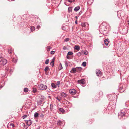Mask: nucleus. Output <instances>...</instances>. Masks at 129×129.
Wrapping results in <instances>:
<instances>
[{"label": "nucleus", "mask_w": 129, "mask_h": 129, "mask_svg": "<svg viewBox=\"0 0 129 129\" xmlns=\"http://www.w3.org/2000/svg\"><path fill=\"white\" fill-rule=\"evenodd\" d=\"M62 68H63V67H62L61 63H60V65H59V68H58V69L59 70H61L62 69Z\"/></svg>", "instance_id": "24"}, {"label": "nucleus", "mask_w": 129, "mask_h": 129, "mask_svg": "<svg viewBox=\"0 0 129 129\" xmlns=\"http://www.w3.org/2000/svg\"><path fill=\"white\" fill-rule=\"evenodd\" d=\"M60 82V81H57V84L56 85L54 83H52L51 84V86L53 89H54L56 87V86L58 87H59Z\"/></svg>", "instance_id": "5"}, {"label": "nucleus", "mask_w": 129, "mask_h": 129, "mask_svg": "<svg viewBox=\"0 0 129 129\" xmlns=\"http://www.w3.org/2000/svg\"><path fill=\"white\" fill-rule=\"evenodd\" d=\"M70 72L71 73H75L76 72V68H73L70 71Z\"/></svg>", "instance_id": "12"}, {"label": "nucleus", "mask_w": 129, "mask_h": 129, "mask_svg": "<svg viewBox=\"0 0 129 129\" xmlns=\"http://www.w3.org/2000/svg\"><path fill=\"white\" fill-rule=\"evenodd\" d=\"M54 61H55V58L54 57L52 59L51 61V62L50 64V65L52 66V67H53L54 66Z\"/></svg>", "instance_id": "13"}, {"label": "nucleus", "mask_w": 129, "mask_h": 129, "mask_svg": "<svg viewBox=\"0 0 129 129\" xmlns=\"http://www.w3.org/2000/svg\"><path fill=\"white\" fill-rule=\"evenodd\" d=\"M75 23L76 24H77V21L76 20L75 21Z\"/></svg>", "instance_id": "52"}, {"label": "nucleus", "mask_w": 129, "mask_h": 129, "mask_svg": "<svg viewBox=\"0 0 129 129\" xmlns=\"http://www.w3.org/2000/svg\"><path fill=\"white\" fill-rule=\"evenodd\" d=\"M120 12H118V14H117V15H118V17H119V13H120Z\"/></svg>", "instance_id": "50"}, {"label": "nucleus", "mask_w": 129, "mask_h": 129, "mask_svg": "<svg viewBox=\"0 0 129 129\" xmlns=\"http://www.w3.org/2000/svg\"><path fill=\"white\" fill-rule=\"evenodd\" d=\"M38 88L40 90H44L47 88V87L46 85L41 84L39 85Z\"/></svg>", "instance_id": "2"}, {"label": "nucleus", "mask_w": 129, "mask_h": 129, "mask_svg": "<svg viewBox=\"0 0 129 129\" xmlns=\"http://www.w3.org/2000/svg\"><path fill=\"white\" fill-rule=\"evenodd\" d=\"M75 18L76 19H77L78 18V17L77 16H76L75 17Z\"/></svg>", "instance_id": "51"}, {"label": "nucleus", "mask_w": 129, "mask_h": 129, "mask_svg": "<svg viewBox=\"0 0 129 129\" xmlns=\"http://www.w3.org/2000/svg\"><path fill=\"white\" fill-rule=\"evenodd\" d=\"M9 70H10V69H9V67H7L6 68V70L7 71H9Z\"/></svg>", "instance_id": "43"}, {"label": "nucleus", "mask_w": 129, "mask_h": 129, "mask_svg": "<svg viewBox=\"0 0 129 129\" xmlns=\"http://www.w3.org/2000/svg\"><path fill=\"white\" fill-rule=\"evenodd\" d=\"M49 60L48 59L46 60L45 62V64H48L49 63Z\"/></svg>", "instance_id": "32"}, {"label": "nucleus", "mask_w": 129, "mask_h": 129, "mask_svg": "<svg viewBox=\"0 0 129 129\" xmlns=\"http://www.w3.org/2000/svg\"><path fill=\"white\" fill-rule=\"evenodd\" d=\"M40 27V26L39 25H38V26H37L36 28H37V29H39Z\"/></svg>", "instance_id": "45"}, {"label": "nucleus", "mask_w": 129, "mask_h": 129, "mask_svg": "<svg viewBox=\"0 0 129 129\" xmlns=\"http://www.w3.org/2000/svg\"><path fill=\"white\" fill-rule=\"evenodd\" d=\"M53 109V104H51L50 105V110L52 111Z\"/></svg>", "instance_id": "26"}, {"label": "nucleus", "mask_w": 129, "mask_h": 129, "mask_svg": "<svg viewBox=\"0 0 129 129\" xmlns=\"http://www.w3.org/2000/svg\"><path fill=\"white\" fill-rule=\"evenodd\" d=\"M69 40V39L68 38H66L65 39L64 41L67 42Z\"/></svg>", "instance_id": "37"}, {"label": "nucleus", "mask_w": 129, "mask_h": 129, "mask_svg": "<svg viewBox=\"0 0 129 129\" xmlns=\"http://www.w3.org/2000/svg\"><path fill=\"white\" fill-rule=\"evenodd\" d=\"M62 123L60 120H59L57 121V124L59 126H61Z\"/></svg>", "instance_id": "19"}, {"label": "nucleus", "mask_w": 129, "mask_h": 129, "mask_svg": "<svg viewBox=\"0 0 129 129\" xmlns=\"http://www.w3.org/2000/svg\"><path fill=\"white\" fill-rule=\"evenodd\" d=\"M22 126H25V124L24 123H22Z\"/></svg>", "instance_id": "47"}, {"label": "nucleus", "mask_w": 129, "mask_h": 129, "mask_svg": "<svg viewBox=\"0 0 129 129\" xmlns=\"http://www.w3.org/2000/svg\"><path fill=\"white\" fill-rule=\"evenodd\" d=\"M49 68L48 67V66H46L44 69V71L45 72H47L48 71V70H49Z\"/></svg>", "instance_id": "23"}, {"label": "nucleus", "mask_w": 129, "mask_h": 129, "mask_svg": "<svg viewBox=\"0 0 129 129\" xmlns=\"http://www.w3.org/2000/svg\"><path fill=\"white\" fill-rule=\"evenodd\" d=\"M73 54V53L70 51L68 53L67 55H71Z\"/></svg>", "instance_id": "30"}, {"label": "nucleus", "mask_w": 129, "mask_h": 129, "mask_svg": "<svg viewBox=\"0 0 129 129\" xmlns=\"http://www.w3.org/2000/svg\"><path fill=\"white\" fill-rule=\"evenodd\" d=\"M77 82L80 84H85V80L83 79L78 80Z\"/></svg>", "instance_id": "8"}, {"label": "nucleus", "mask_w": 129, "mask_h": 129, "mask_svg": "<svg viewBox=\"0 0 129 129\" xmlns=\"http://www.w3.org/2000/svg\"><path fill=\"white\" fill-rule=\"evenodd\" d=\"M51 48V47L50 46H49L47 48V51H49L50 50V49Z\"/></svg>", "instance_id": "36"}, {"label": "nucleus", "mask_w": 129, "mask_h": 129, "mask_svg": "<svg viewBox=\"0 0 129 129\" xmlns=\"http://www.w3.org/2000/svg\"><path fill=\"white\" fill-rule=\"evenodd\" d=\"M82 65L84 67H85L86 65V62H84L82 63Z\"/></svg>", "instance_id": "31"}, {"label": "nucleus", "mask_w": 129, "mask_h": 129, "mask_svg": "<svg viewBox=\"0 0 129 129\" xmlns=\"http://www.w3.org/2000/svg\"><path fill=\"white\" fill-rule=\"evenodd\" d=\"M10 125L11 126H12L13 128H14L15 127L14 124L13 123H10Z\"/></svg>", "instance_id": "34"}, {"label": "nucleus", "mask_w": 129, "mask_h": 129, "mask_svg": "<svg viewBox=\"0 0 129 129\" xmlns=\"http://www.w3.org/2000/svg\"><path fill=\"white\" fill-rule=\"evenodd\" d=\"M58 109L59 111H60V112L62 113L64 112H65V110H64V109L62 108H59Z\"/></svg>", "instance_id": "21"}, {"label": "nucleus", "mask_w": 129, "mask_h": 129, "mask_svg": "<svg viewBox=\"0 0 129 129\" xmlns=\"http://www.w3.org/2000/svg\"><path fill=\"white\" fill-rule=\"evenodd\" d=\"M96 74L97 76H100L101 75V72L100 70H96Z\"/></svg>", "instance_id": "14"}, {"label": "nucleus", "mask_w": 129, "mask_h": 129, "mask_svg": "<svg viewBox=\"0 0 129 129\" xmlns=\"http://www.w3.org/2000/svg\"><path fill=\"white\" fill-rule=\"evenodd\" d=\"M81 54V53L80 52H79L77 53V55L78 56H80Z\"/></svg>", "instance_id": "41"}, {"label": "nucleus", "mask_w": 129, "mask_h": 129, "mask_svg": "<svg viewBox=\"0 0 129 129\" xmlns=\"http://www.w3.org/2000/svg\"><path fill=\"white\" fill-rule=\"evenodd\" d=\"M81 26L82 27H88L89 26V24L87 23H82L81 24Z\"/></svg>", "instance_id": "9"}, {"label": "nucleus", "mask_w": 129, "mask_h": 129, "mask_svg": "<svg viewBox=\"0 0 129 129\" xmlns=\"http://www.w3.org/2000/svg\"><path fill=\"white\" fill-rule=\"evenodd\" d=\"M104 42L106 45H108L109 43V40L108 39H105L104 41Z\"/></svg>", "instance_id": "16"}, {"label": "nucleus", "mask_w": 129, "mask_h": 129, "mask_svg": "<svg viewBox=\"0 0 129 129\" xmlns=\"http://www.w3.org/2000/svg\"><path fill=\"white\" fill-rule=\"evenodd\" d=\"M129 115V109L125 110L123 109L119 113L118 117L119 118L121 119L124 117L128 116Z\"/></svg>", "instance_id": "1"}, {"label": "nucleus", "mask_w": 129, "mask_h": 129, "mask_svg": "<svg viewBox=\"0 0 129 129\" xmlns=\"http://www.w3.org/2000/svg\"><path fill=\"white\" fill-rule=\"evenodd\" d=\"M38 129H39L38 128Z\"/></svg>", "instance_id": "55"}, {"label": "nucleus", "mask_w": 129, "mask_h": 129, "mask_svg": "<svg viewBox=\"0 0 129 129\" xmlns=\"http://www.w3.org/2000/svg\"><path fill=\"white\" fill-rule=\"evenodd\" d=\"M60 94L61 96L63 98L65 97L67 95L66 94L63 92H61Z\"/></svg>", "instance_id": "17"}, {"label": "nucleus", "mask_w": 129, "mask_h": 129, "mask_svg": "<svg viewBox=\"0 0 129 129\" xmlns=\"http://www.w3.org/2000/svg\"><path fill=\"white\" fill-rule=\"evenodd\" d=\"M75 49L79 50L80 49V47L79 46L76 45L74 47Z\"/></svg>", "instance_id": "22"}, {"label": "nucleus", "mask_w": 129, "mask_h": 129, "mask_svg": "<svg viewBox=\"0 0 129 129\" xmlns=\"http://www.w3.org/2000/svg\"><path fill=\"white\" fill-rule=\"evenodd\" d=\"M37 91V89L35 88H33V90L32 91V92L34 93H35Z\"/></svg>", "instance_id": "25"}, {"label": "nucleus", "mask_w": 129, "mask_h": 129, "mask_svg": "<svg viewBox=\"0 0 129 129\" xmlns=\"http://www.w3.org/2000/svg\"><path fill=\"white\" fill-rule=\"evenodd\" d=\"M26 123L28 126L31 125L32 123V121L31 120H29L25 121Z\"/></svg>", "instance_id": "11"}, {"label": "nucleus", "mask_w": 129, "mask_h": 129, "mask_svg": "<svg viewBox=\"0 0 129 129\" xmlns=\"http://www.w3.org/2000/svg\"><path fill=\"white\" fill-rule=\"evenodd\" d=\"M80 9V7L79 6L76 7L74 9V11L76 12L78 11Z\"/></svg>", "instance_id": "18"}, {"label": "nucleus", "mask_w": 129, "mask_h": 129, "mask_svg": "<svg viewBox=\"0 0 129 129\" xmlns=\"http://www.w3.org/2000/svg\"><path fill=\"white\" fill-rule=\"evenodd\" d=\"M31 30L32 31H33L35 30V27L34 26L30 28Z\"/></svg>", "instance_id": "29"}, {"label": "nucleus", "mask_w": 129, "mask_h": 129, "mask_svg": "<svg viewBox=\"0 0 129 129\" xmlns=\"http://www.w3.org/2000/svg\"><path fill=\"white\" fill-rule=\"evenodd\" d=\"M56 98L57 100H59V101H60L61 100V99L60 98L58 97H56Z\"/></svg>", "instance_id": "38"}, {"label": "nucleus", "mask_w": 129, "mask_h": 129, "mask_svg": "<svg viewBox=\"0 0 129 129\" xmlns=\"http://www.w3.org/2000/svg\"><path fill=\"white\" fill-rule=\"evenodd\" d=\"M2 57H0V62H1V61L2 60Z\"/></svg>", "instance_id": "49"}, {"label": "nucleus", "mask_w": 129, "mask_h": 129, "mask_svg": "<svg viewBox=\"0 0 129 129\" xmlns=\"http://www.w3.org/2000/svg\"><path fill=\"white\" fill-rule=\"evenodd\" d=\"M128 25H129V20H128Z\"/></svg>", "instance_id": "53"}, {"label": "nucleus", "mask_w": 129, "mask_h": 129, "mask_svg": "<svg viewBox=\"0 0 129 129\" xmlns=\"http://www.w3.org/2000/svg\"><path fill=\"white\" fill-rule=\"evenodd\" d=\"M69 92L71 94L74 95L76 93V91L74 89H70L69 90Z\"/></svg>", "instance_id": "6"}, {"label": "nucleus", "mask_w": 129, "mask_h": 129, "mask_svg": "<svg viewBox=\"0 0 129 129\" xmlns=\"http://www.w3.org/2000/svg\"><path fill=\"white\" fill-rule=\"evenodd\" d=\"M44 97L43 96H41V98L39 101H37V104L38 105H41L42 102L44 100Z\"/></svg>", "instance_id": "4"}, {"label": "nucleus", "mask_w": 129, "mask_h": 129, "mask_svg": "<svg viewBox=\"0 0 129 129\" xmlns=\"http://www.w3.org/2000/svg\"><path fill=\"white\" fill-rule=\"evenodd\" d=\"M28 115H24L22 116V118L23 119L26 118L27 117Z\"/></svg>", "instance_id": "33"}, {"label": "nucleus", "mask_w": 129, "mask_h": 129, "mask_svg": "<svg viewBox=\"0 0 129 129\" xmlns=\"http://www.w3.org/2000/svg\"><path fill=\"white\" fill-rule=\"evenodd\" d=\"M39 114L38 113L36 112L34 114V118H37Z\"/></svg>", "instance_id": "20"}, {"label": "nucleus", "mask_w": 129, "mask_h": 129, "mask_svg": "<svg viewBox=\"0 0 129 129\" xmlns=\"http://www.w3.org/2000/svg\"><path fill=\"white\" fill-rule=\"evenodd\" d=\"M84 53L85 55H86L87 54V52L86 51H84Z\"/></svg>", "instance_id": "40"}, {"label": "nucleus", "mask_w": 129, "mask_h": 129, "mask_svg": "<svg viewBox=\"0 0 129 129\" xmlns=\"http://www.w3.org/2000/svg\"><path fill=\"white\" fill-rule=\"evenodd\" d=\"M68 1L70 2H72L74 1V0H68Z\"/></svg>", "instance_id": "44"}, {"label": "nucleus", "mask_w": 129, "mask_h": 129, "mask_svg": "<svg viewBox=\"0 0 129 129\" xmlns=\"http://www.w3.org/2000/svg\"><path fill=\"white\" fill-rule=\"evenodd\" d=\"M66 57L67 59H70V57L68 56L67 55Z\"/></svg>", "instance_id": "48"}, {"label": "nucleus", "mask_w": 129, "mask_h": 129, "mask_svg": "<svg viewBox=\"0 0 129 129\" xmlns=\"http://www.w3.org/2000/svg\"><path fill=\"white\" fill-rule=\"evenodd\" d=\"M76 72L79 73L82 70V68L81 67H76Z\"/></svg>", "instance_id": "10"}, {"label": "nucleus", "mask_w": 129, "mask_h": 129, "mask_svg": "<svg viewBox=\"0 0 129 129\" xmlns=\"http://www.w3.org/2000/svg\"><path fill=\"white\" fill-rule=\"evenodd\" d=\"M12 51L11 50H8V52L9 53V54H10L12 53Z\"/></svg>", "instance_id": "35"}, {"label": "nucleus", "mask_w": 129, "mask_h": 129, "mask_svg": "<svg viewBox=\"0 0 129 129\" xmlns=\"http://www.w3.org/2000/svg\"><path fill=\"white\" fill-rule=\"evenodd\" d=\"M49 97H50V96H49Z\"/></svg>", "instance_id": "54"}, {"label": "nucleus", "mask_w": 129, "mask_h": 129, "mask_svg": "<svg viewBox=\"0 0 129 129\" xmlns=\"http://www.w3.org/2000/svg\"><path fill=\"white\" fill-rule=\"evenodd\" d=\"M72 10V8L70 7H69L68 9V11L69 13H70L71 11Z\"/></svg>", "instance_id": "27"}, {"label": "nucleus", "mask_w": 129, "mask_h": 129, "mask_svg": "<svg viewBox=\"0 0 129 129\" xmlns=\"http://www.w3.org/2000/svg\"><path fill=\"white\" fill-rule=\"evenodd\" d=\"M67 49V47L66 46H64L63 47V49L64 50H66Z\"/></svg>", "instance_id": "46"}, {"label": "nucleus", "mask_w": 129, "mask_h": 129, "mask_svg": "<svg viewBox=\"0 0 129 129\" xmlns=\"http://www.w3.org/2000/svg\"><path fill=\"white\" fill-rule=\"evenodd\" d=\"M40 116V117H41L42 118H43L44 117V115L42 113L41 114Z\"/></svg>", "instance_id": "39"}, {"label": "nucleus", "mask_w": 129, "mask_h": 129, "mask_svg": "<svg viewBox=\"0 0 129 129\" xmlns=\"http://www.w3.org/2000/svg\"><path fill=\"white\" fill-rule=\"evenodd\" d=\"M28 89L27 88H25L24 89V91L25 92H28Z\"/></svg>", "instance_id": "28"}, {"label": "nucleus", "mask_w": 129, "mask_h": 129, "mask_svg": "<svg viewBox=\"0 0 129 129\" xmlns=\"http://www.w3.org/2000/svg\"><path fill=\"white\" fill-rule=\"evenodd\" d=\"M99 30L101 34H104V32L106 31L105 27L104 26H101L100 27Z\"/></svg>", "instance_id": "3"}, {"label": "nucleus", "mask_w": 129, "mask_h": 129, "mask_svg": "<svg viewBox=\"0 0 129 129\" xmlns=\"http://www.w3.org/2000/svg\"><path fill=\"white\" fill-rule=\"evenodd\" d=\"M1 61V62H2L1 64L3 65H5L7 62V60L5 59L4 58L2 57V59Z\"/></svg>", "instance_id": "7"}, {"label": "nucleus", "mask_w": 129, "mask_h": 129, "mask_svg": "<svg viewBox=\"0 0 129 129\" xmlns=\"http://www.w3.org/2000/svg\"><path fill=\"white\" fill-rule=\"evenodd\" d=\"M119 90L120 92H122L125 90V88H123V86H122V87H120V88Z\"/></svg>", "instance_id": "15"}, {"label": "nucleus", "mask_w": 129, "mask_h": 129, "mask_svg": "<svg viewBox=\"0 0 129 129\" xmlns=\"http://www.w3.org/2000/svg\"><path fill=\"white\" fill-rule=\"evenodd\" d=\"M55 53V51H52L50 53L51 54H53Z\"/></svg>", "instance_id": "42"}]
</instances>
